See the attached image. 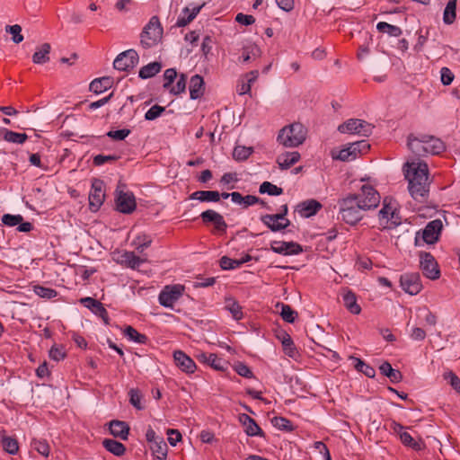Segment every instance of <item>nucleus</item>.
Instances as JSON below:
<instances>
[{"label":"nucleus","mask_w":460,"mask_h":460,"mask_svg":"<svg viewBox=\"0 0 460 460\" xmlns=\"http://www.w3.org/2000/svg\"><path fill=\"white\" fill-rule=\"evenodd\" d=\"M411 196L417 201L427 200L429 192V167L423 161L407 162L403 165Z\"/></svg>","instance_id":"1"},{"label":"nucleus","mask_w":460,"mask_h":460,"mask_svg":"<svg viewBox=\"0 0 460 460\" xmlns=\"http://www.w3.org/2000/svg\"><path fill=\"white\" fill-rule=\"evenodd\" d=\"M339 216L341 220L350 226H355L363 218V212L367 211L355 194H348L338 200Z\"/></svg>","instance_id":"2"},{"label":"nucleus","mask_w":460,"mask_h":460,"mask_svg":"<svg viewBox=\"0 0 460 460\" xmlns=\"http://www.w3.org/2000/svg\"><path fill=\"white\" fill-rule=\"evenodd\" d=\"M307 136V128L300 122H294L280 129L278 142L286 147H296L302 145Z\"/></svg>","instance_id":"3"},{"label":"nucleus","mask_w":460,"mask_h":460,"mask_svg":"<svg viewBox=\"0 0 460 460\" xmlns=\"http://www.w3.org/2000/svg\"><path fill=\"white\" fill-rule=\"evenodd\" d=\"M162 36L163 28L161 26L159 18L157 16H153L141 32V45L145 49H149L156 45L162 39Z\"/></svg>","instance_id":"4"},{"label":"nucleus","mask_w":460,"mask_h":460,"mask_svg":"<svg viewBox=\"0 0 460 460\" xmlns=\"http://www.w3.org/2000/svg\"><path fill=\"white\" fill-rule=\"evenodd\" d=\"M370 145L366 140L357 141L349 144L346 147L341 149L336 155L332 152V158L343 162L355 160L358 155L367 153Z\"/></svg>","instance_id":"5"},{"label":"nucleus","mask_w":460,"mask_h":460,"mask_svg":"<svg viewBox=\"0 0 460 460\" xmlns=\"http://www.w3.org/2000/svg\"><path fill=\"white\" fill-rule=\"evenodd\" d=\"M373 129L374 126L372 124L359 119H349L338 127L341 133L356 134L363 137L370 136Z\"/></svg>","instance_id":"6"},{"label":"nucleus","mask_w":460,"mask_h":460,"mask_svg":"<svg viewBox=\"0 0 460 460\" xmlns=\"http://www.w3.org/2000/svg\"><path fill=\"white\" fill-rule=\"evenodd\" d=\"M358 200L367 210L377 208L380 203V195L378 191L371 185L364 184L360 188V192L355 194Z\"/></svg>","instance_id":"7"},{"label":"nucleus","mask_w":460,"mask_h":460,"mask_svg":"<svg viewBox=\"0 0 460 460\" xmlns=\"http://www.w3.org/2000/svg\"><path fill=\"white\" fill-rule=\"evenodd\" d=\"M105 200L104 182L99 179H93L92 190L88 194V208L96 212Z\"/></svg>","instance_id":"8"},{"label":"nucleus","mask_w":460,"mask_h":460,"mask_svg":"<svg viewBox=\"0 0 460 460\" xmlns=\"http://www.w3.org/2000/svg\"><path fill=\"white\" fill-rule=\"evenodd\" d=\"M420 267L425 277L429 279H438L440 277L438 265L430 252H420Z\"/></svg>","instance_id":"9"},{"label":"nucleus","mask_w":460,"mask_h":460,"mask_svg":"<svg viewBox=\"0 0 460 460\" xmlns=\"http://www.w3.org/2000/svg\"><path fill=\"white\" fill-rule=\"evenodd\" d=\"M115 206L119 212L123 214H131L137 208L134 194L132 192H125L117 189L115 191Z\"/></svg>","instance_id":"10"},{"label":"nucleus","mask_w":460,"mask_h":460,"mask_svg":"<svg viewBox=\"0 0 460 460\" xmlns=\"http://www.w3.org/2000/svg\"><path fill=\"white\" fill-rule=\"evenodd\" d=\"M138 59V54L135 49H128L117 56L113 66L119 71H128L137 65Z\"/></svg>","instance_id":"11"},{"label":"nucleus","mask_w":460,"mask_h":460,"mask_svg":"<svg viewBox=\"0 0 460 460\" xmlns=\"http://www.w3.org/2000/svg\"><path fill=\"white\" fill-rule=\"evenodd\" d=\"M400 285L406 293L411 296L419 294L422 289L420 276L418 272L402 274L400 278Z\"/></svg>","instance_id":"12"},{"label":"nucleus","mask_w":460,"mask_h":460,"mask_svg":"<svg viewBox=\"0 0 460 460\" xmlns=\"http://www.w3.org/2000/svg\"><path fill=\"white\" fill-rule=\"evenodd\" d=\"M184 288L181 285L166 286L159 294V303L164 307H172L181 296Z\"/></svg>","instance_id":"13"},{"label":"nucleus","mask_w":460,"mask_h":460,"mask_svg":"<svg viewBox=\"0 0 460 460\" xmlns=\"http://www.w3.org/2000/svg\"><path fill=\"white\" fill-rule=\"evenodd\" d=\"M270 249L276 253L284 255H295L303 252L302 246L295 242L273 241L270 243Z\"/></svg>","instance_id":"14"},{"label":"nucleus","mask_w":460,"mask_h":460,"mask_svg":"<svg viewBox=\"0 0 460 460\" xmlns=\"http://www.w3.org/2000/svg\"><path fill=\"white\" fill-rule=\"evenodd\" d=\"M200 217L204 224L213 223L217 231L226 233L227 224L221 214L215 210L208 209L200 214Z\"/></svg>","instance_id":"15"},{"label":"nucleus","mask_w":460,"mask_h":460,"mask_svg":"<svg viewBox=\"0 0 460 460\" xmlns=\"http://www.w3.org/2000/svg\"><path fill=\"white\" fill-rule=\"evenodd\" d=\"M175 365L183 372L192 374L196 370V364L193 359L181 350L173 352Z\"/></svg>","instance_id":"16"},{"label":"nucleus","mask_w":460,"mask_h":460,"mask_svg":"<svg viewBox=\"0 0 460 460\" xmlns=\"http://www.w3.org/2000/svg\"><path fill=\"white\" fill-rule=\"evenodd\" d=\"M442 226V222L439 219L429 222L422 233L424 242L429 244L436 243L438 240V234Z\"/></svg>","instance_id":"17"},{"label":"nucleus","mask_w":460,"mask_h":460,"mask_svg":"<svg viewBox=\"0 0 460 460\" xmlns=\"http://www.w3.org/2000/svg\"><path fill=\"white\" fill-rule=\"evenodd\" d=\"M239 421L244 427V431L249 437L264 438L265 434L257 422L246 413L239 414Z\"/></svg>","instance_id":"18"},{"label":"nucleus","mask_w":460,"mask_h":460,"mask_svg":"<svg viewBox=\"0 0 460 460\" xmlns=\"http://www.w3.org/2000/svg\"><path fill=\"white\" fill-rule=\"evenodd\" d=\"M2 223L7 226H18L19 232L28 233L33 228L31 223L23 222V217L21 215L4 214L2 217Z\"/></svg>","instance_id":"19"},{"label":"nucleus","mask_w":460,"mask_h":460,"mask_svg":"<svg viewBox=\"0 0 460 460\" xmlns=\"http://www.w3.org/2000/svg\"><path fill=\"white\" fill-rule=\"evenodd\" d=\"M425 151L427 155H439L446 149L443 141L434 136L423 134Z\"/></svg>","instance_id":"20"},{"label":"nucleus","mask_w":460,"mask_h":460,"mask_svg":"<svg viewBox=\"0 0 460 460\" xmlns=\"http://www.w3.org/2000/svg\"><path fill=\"white\" fill-rule=\"evenodd\" d=\"M322 208V204L315 199H307L296 206V210L303 217H310Z\"/></svg>","instance_id":"21"},{"label":"nucleus","mask_w":460,"mask_h":460,"mask_svg":"<svg viewBox=\"0 0 460 460\" xmlns=\"http://www.w3.org/2000/svg\"><path fill=\"white\" fill-rule=\"evenodd\" d=\"M111 434L122 440H127L129 435L130 428L128 424L122 420H113L109 423Z\"/></svg>","instance_id":"22"},{"label":"nucleus","mask_w":460,"mask_h":460,"mask_svg":"<svg viewBox=\"0 0 460 460\" xmlns=\"http://www.w3.org/2000/svg\"><path fill=\"white\" fill-rule=\"evenodd\" d=\"M113 84V77L102 76L93 80L88 85V90L95 94H100L111 88Z\"/></svg>","instance_id":"23"},{"label":"nucleus","mask_w":460,"mask_h":460,"mask_svg":"<svg viewBox=\"0 0 460 460\" xmlns=\"http://www.w3.org/2000/svg\"><path fill=\"white\" fill-rule=\"evenodd\" d=\"M259 76L258 70H252L244 75L246 81L243 78H241L238 81L236 91L240 95H243L246 93H250L252 84L254 83Z\"/></svg>","instance_id":"24"},{"label":"nucleus","mask_w":460,"mask_h":460,"mask_svg":"<svg viewBox=\"0 0 460 460\" xmlns=\"http://www.w3.org/2000/svg\"><path fill=\"white\" fill-rule=\"evenodd\" d=\"M407 146L409 149L418 156H425V141L423 140V135L416 137L413 134L408 136Z\"/></svg>","instance_id":"25"},{"label":"nucleus","mask_w":460,"mask_h":460,"mask_svg":"<svg viewBox=\"0 0 460 460\" xmlns=\"http://www.w3.org/2000/svg\"><path fill=\"white\" fill-rule=\"evenodd\" d=\"M417 318L419 324L425 327H435L438 323V316L426 306L418 309Z\"/></svg>","instance_id":"26"},{"label":"nucleus","mask_w":460,"mask_h":460,"mask_svg":"<svg viewBox=\"0 0 460 460\" xmlns=\"http://www.w3.org/2000/svg\"><path fill=\"white\" fill-rule=\"evenodd\" d=\"M205 5V3H203L200 5L193 7L191 10H190L189 7H185L182 10V15H180L177 22L176 26L177 27H185L188 25L190 22H192L198 13L200 12L202 7Z\"/></svg>","instance_id":"27"},{"label":"nucleus","mask_w":460,"mask_h":460,"mask_svg":"<svg viewBox=\"0 0 460 460\" xmlns=\"http://www.w3.org/2000/svg\"><path fill=\"white\" fill-rule=\"evenodd\" d=\"M204 80L199 75L191 76L190 82V99L196 100L200 98L204 93Z\"/></svg>","instance_id":"28"},{"label":"nucleus","mask_w":460,"mask_h":460,"mask_svg":"<svg viewBox=\"0 0 460 460\" xmlns=\"http://www.w3.org/2000/svg\"><path fill=\"white\" fill-rule=\"evenodd\" d=\"M299 159L300 154L298 152H287L277 157V163L281 170H287L297 163Z\"/></svg>","instance_id":"29"},{"label":"nucleus","mask_w":460,"mask_h":460,"mask_svg":"<svg viewBox=\"0 0 460 460\" xmlns=\"http://www.w3.org/2000/svg\"><path fill=\"white\" fill-rule=\"evenodd\" d=\"M190 199L201 202H218L220 200V193L217 190H197L190 195Z\"/></svg>","instance_id":"30"},{"label":"nucleus","mask_w":460,"mask_h":460,"mask_svg":"<svg viewBox=\"0 0 460 460\" xmlns=\"http://www.w3.org/2000/svg\"><path fill=\"white\" fill-rule=\"evenodd\" d=\"M88 310L101 317L105 324H109L108 312L100 301L88 296Z\"/></svg>","instance_id":"31"},{"label":"nucleus","mask_w":460,"mask_h":460,"mask_svg":"<svg viewBox=\"0 0 460 460\" xmlns=\"http://www.w3.org/2000/svg\"><path fill=\"white\" fill-rule=\"evenodd\" d=\"M380 373L388 377L392 383H399L402 379V375L398 369H394L392 367V365L385 361L379 367Z\"/></svg>","instance_id":"32"},{"label":"nucleus","mask_w":460,"mask_h":460,"mask_svg":"<svg viewBox=\"0 0 460 460\" xmlns=\"http://www.w3.org/2000/svg\"><path fill=\"white\" fill-rule=\"evenodd\" d=\"M102 446L107 451L116 456H121L126 452V447L122 443L112 438L103 439Z\"/></svg>","instance_id":"33"},{"label":"nucleus","mask_w":460,"mask_h":460,"mask_svg":"<svg viewBox=\"0 0 460 460\" xmlns=\"http://www.w3.org/2000/svg\"><path fill=\"white\" fill-rule=\"evenodd\" d=\"M343 303L344 306L354 314H358L361 312V307L357 303L356 295L350 291L347 290L343 296Z\"/></svg>","instance_id":"34"},{"label":"nucleus","mask_w":460,"mask_h":460,"mask_svg":"<svg viewBox=\"0 0 460 460\" xmlns=\"http://www.w3.org/2000/svg\"><path fill=\"white\" fill-rule=\"evenodd\" d=\"M50 49L51 47L49 43H43L32 55V62L34 64L47 63L49 60Z\"/></svg>","instance_id":"35"},{"label":"nucleus","mask_w":460,"mask_h":460,"mask_svg":"<svg viewBox=\"0 0 460 460\" xmlns=\"http://www.w3.org/2000/svg\"><path fill=\"white\" fill-rule=\"evenodd\" d=\"M121 263L133 270L137 269L146 260L137 256L133 252H125L121 255Z\"/></svg>","instance_id":"36"},{"label":"nucleus","mask_w":460,"mask_h":460,"mask_svg":"<svg viewBox=\"0 0 460 460\" xmlns=\"http://www.w3.org/2000/svg\"><path fill=\"white\" fill-rule=\"evenodd\" d=\"M261 55V49L256 44H250L243 48V53L240 58L243 63H248L252 59L259 58Z\"/></svg>","instance_id":"37"},{"label":"nucleus","mask_w":460,"mask_h":460,"mask_svg":"<svg viewBox=\"0 0 460 460\" xmlns=\"http://www.w3.org/2000/svg\"><path fill=\"white\" fill-rule=\"evenodd\" d=\"M379 224L384 228L389 227L388 222L393 219V207L384 200L383 208L378 212Z\"/></svg>","instance_id":"38"},{"label":"nucleus","mask_w":460,"mask_h":460,"mask_svg":"<svg viewBox=\"0 0 460 460\" xmlns=\"http://www.w3.org/2000/svg\"><path fill=\"white\" fill-rule=\"evenodd\" d=\"M162 68V65L159 62H152L147 64L146 66H144L139 70V77L142 79H147L155 76L156 74L160 72Z\"/></svg>","instance_id":"39"},{"label":"nucleus","mask_w":460,"mask_h":460,"mask_svg":"<svg viewBox=\"0 0 460 460\" xmlns=\"http://www.w3.org/2000/svg\"><path fill=\"white\" fill-rule=\"evenodd\" d=\"M281 343L286 355L293 358L297 356L298 352L293 342V340L291 339L290 335L285 332H283Z\"/></svg>","instance_id":"40"},{"label":"nucleus","mask_w":460,"mask_h":460,"mask_svg":"<svg viewBox=\"0 0 460 460\" xmlns=\"http://www.w3.org/2000/svg\"><path fill=\"white\" fill-rule=\"evenodd\" d=\"M150 448L157 459L164 460L166 458L168 447L163 438H159L158 441H155Z\"/></svg>","instance_id":"41"},{"label":"nucleus","mask_w":460,"mask_h":460,"mask_svg":"<svg viewBox=\"0 0 460 460\" xmlns=\"http://www.w3.org/2000/svg\"><path fill=\"white\" fill-rule=\"evenodd\" d=\"M276 306L281 307L280 315L282 319L287 323H293L298 316L297 312L295 311L289 305L278 303Z\"/></svg>","instance_id":"42"},{"label":"nucleus","mask_w":460,"mask_h":460,"mask_svg":"<svg viewBox=\"0 0 460 460\" xmlns=\"http://www.w3.org/2000/svg\"><path fill=\"white\" fill-rule=\"evenodd\" d=\"M456 0H449L443 13V22L446 24H452L456 20Z\"/></svg>","instance_id":"43"},{"label":"nucleus","mask_w":460,"mask_h":460,"mask_svg":"<svg viewBox=\"0 0 460 460\" xmlns=\"http://www.w3.org/2000/svg\"><path fill=\"white\" fill-rule=\"evenodd\" d=\"M376 29L379 32L387 33L392 37H399L402 35V31L400 27L389 24L385 22H380L376 25Z\"/></svg>","instance_id":"44"},{"label":"nucleus","mask_w":460,"mask_h":460,"mask_svg":"<svg viewBox=\"0 0 460 460\" xmlns=\"http://www.w3.org/2000/svg\"><path fill=\"white\" fill-rule=\"evenodd\" d=\"M4 450L10 455H16L19 451V444L16 438L3 437L1 439Z\"/></svg>","instance_id":"45"},{"label":"nucleus","mask_w":460,"mask_h":460,"mask_svg":"<svg viewBox=\"0 0 460 460\" xmlns=\"http://www.w3.org/2000/svg\"><path fill=\"white\" fill-rule=\"evenodd\" d=\"M226 307L231 313L233 318L235 320H241L243 314L242 312V306L239 303L233 298L226 299Z\"/></svg>","instance_id":"46"},{"label":"nucleus","mask_w":460,"mask_h":460,"mask_svg":"<svg viewBox=\"0 0 460 460\" xmlns=\"http://www.w3.org/2000/svg\"><path fill=\"white\" fill-rule=\"evenodd\" d=\"M125 335L130 340L139 344H145L147 341V337L145 334L139 333L135 328L128 325L124 331Z\"/></svg>","instance_id":"47"},{"label":"nucleus","mask_w":460,"mask_h":460,"mask_svg":"<svg viewBox=\"0 0 460 460\" xmlns=\"http://www.w3.org/2000/svg\"><path fill=\"white\" fill-rule=\"evenodd\" d=\"M3 138L10 143L22 144L27 140L28 136L24 133H17L12 130L4 129Z\"/></svg>","instance_id":"48"},{"label":"nucleus","mask_w":460,"mask_h":460,"mask_svg":"<svg viewBox=\"0 0 460 460\" xmlns=\"http://www.w3.org/2000/svg\"><path fill=\"white\" fill-rule=\"evenodd\" d=\"M259 191L261 194L267 193L270 196H279L283 193V189L274 185L270 181H263L259 188Z\"/></svg>","instance_id":"49"},{"label":"nucleus","mask_w":460,"mask_h":460,"mask_svg":"<svg viewBox=\"0 0 460 460\" xmlns=\"http://www.w3.org/2000/svg\"><path fill=\"white\" fill-rule=\"evenodd\" d=\"M252 147L236 146L233 151V158L236 161H244L252 154Z\"/></svg>","instance_id":"50"},{"label":"nucleus","mask_w":460,"mask_h":460,"mask_svg":"<svg viewBox=\"0 0 460 460\" xmlns=\"http://www.w3.org/2000/svg\"><path fill=\"white\" fill-rule=\"evenodd\" d=\"M271 423L275 428L280 430L292 431L294 429L292 422L287 418L281 416L274 417L271 420Z\"/></svg>","instance_id":"51"},{"label":"nucleus","mask_w":460,"mask_h":460,"mask_svg":"<svg viewBox=\"0 0 460 460\" xmlns=\"http://www.w3.org/2000/svg\"><path fill=\"white\" fill-rule=\"evenodd\" d=\"M400 439L404 446L409 447L416 451L422 449V445L420 442L415 441L411 434L406 431L401 433Z\"/></svg>","instance_id":"52"},{"label":"nucleus","mask_w":460,"mask_h":460,"mask_svg":"<svg viewBox=\"0 0 460 460\" xmlns=\"http://www.w3.org/2000/svg\"><path fill=\"white\" fill-rule=\"evenodd\" d=\"M152 243V238L147 234H139L136 237L134 240V244L136 246V249L139 252H143L144 250L147 247H149Z\"/></svg>","instance_id":"53"},{"label":"nucleus","mask_w":460,"mask_h":460,"mask_svg":"<svg viewBox=\"0 0 460 460\" xmlns=\"http://www.w3.org/2000/svg\"><path fill=\"white\" fill-rule=\"evenodd\" d=\"M5 31L12 34V40L14 43L19 44L23 40L22 27L19 24L6 25Z\"/></svg>","instance_id":"54"},{"label":"nucleus","mask_w":460,"mask_h":460,"mask_svg":"<svg viewBox=\"0 0 460 460\" xmlns=\"http://www.w3.org/2000/svg\"><path fill=\"white\" fill-rule=\"evenodd\" d=\"M33 291L37 296L42 298L50 299L58 296V292L55 289L40 285L34 286Z\"/></svg>","instance_id":"55"},{"label":"nucleus","mask_w":460,"mask_h":460,"mask_svg":"<svg viewBox=\"0 0 460 460\" xmlns=\"http://www.w3.org/2000/svg\"><path fill=\"white\" fill-rule=\"evenodd\" d=\"M208 363L211 367L216 370L224 371L226 367L227 362L223 358H218L216 354H208Z\"/></svg>","instance_id":"56"},{"label":"nucleus","mask_w":460,"mask_h":460,"mask_svg":"<svg viewBox=\"0 0 460 460\" xmlns=\"http://www.w3.org/2000/svg\"><path fill=\"white\" fill-rule=\"evenodd\" d=\"M355 360L357 361V364L355 365V367L358 371H360L364 373L367 377H374L376 375V370L374 367H370L369 365L366 364L363 360L355 358Z\"/></svg>","instance_id":"57"},{"label":"nucleus","mask_w":460,"mask_h":460,"mask_svg":"<svg viewBox=\"0 0 460 460\" xmlns=\"http://www.w3.org/2000/svg\"><path fill=\"white\" fill-rule=\"evenodd\" d=\"M165 111L164 107H162L158 104L152 106L145 114V119L146 120H155L158 117H160L163 112Z\"/></svg>","instance_id":"58"},{"label":"nucleus","mask_w":460,"mask_h":460,"mask_svg":"<svg viewBox=\"0 0 460 460\" xmlns=\"http://www.w3.org/2000/svg\"><path fill=\"white\" fill-rule=\"evenodd\" d=\"M33 448L40 455L48 456L49 454V446L45 440L33 439L31 443Z\"/></svg>","instance_id":"59"},{"label":"nucleus","mask_w":460,"mask_h":460,"mask_svg":"<svg viewBox=\"0 0 460 460\" xmlns=\"http://www.w3.org/2000/svg\"><path fill=\"white\" fill-rule=\"evenodd\" d=\"M455 79L454 73L447 66L440 69V80L443 85H450Z\"/></svg>","instance_id":"60"},{"label":"nucleus","mask_w":460,"mask_h":460,"mask_svg":"<svg viewBox=\"0 0 460 460\" xmlns=\"http://www.w3.org/2000/svg\"><path fill=\"white\" fill-rule=\"evenodd\" d=\"M443 377L445 380H448L450 385L460 394V378L453 372L448 371L444 373Z\"/></svg>","instance_id":"61"},{"label":"nucleus","mask_w":460,"mask_h":460,"mask_svg":"<svg viewBox=\"0 0 460 460\" xmlns=\"http://www.w3.org/2000/svg\"><path fill=\"white\" fill-rule=\"evenodd\" d=\"M186 81H187V76L184 74H181L176 83V85L172 86L170 89V93L174 95H178V94L183 93L186 89Z\"/></svg>","instance_id":"62"},{"label":"nucleus","mask_w":460,"mask_h":460,"mask_svg":"<svg viewBox=\"0 0 460 460\" xmlns=\"http://www.w3.org/2000/svg\"><path fill=\"white\" fill-rule=\"evenodd\" d=\"M131 131L128 128H122L119 130H110L106 135L113 140L119 141L124 140Z\"/></svg>","instance_id":"63"},{"label":"nucleus","mask_w":460,"mask_h":460,"mask_svg":"<svg viewBox=\"0 0 460 460\" xmlns=\"http://www.w3.org/2000/svg\"><path fill=\"white\" fill-rule=\"evenodd\" d=\"M426 336H427L426 331L424 330L423 327H420V326L412 327L411 332L410 333V338L412 341H424L426 339Z\"/></svg>","instance_id":"64"}]
</instances>
